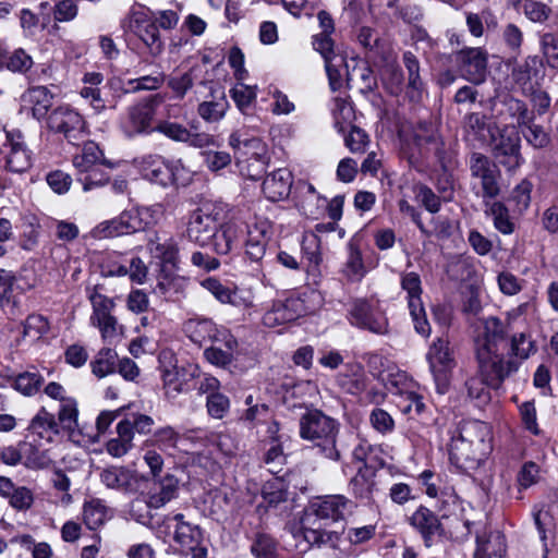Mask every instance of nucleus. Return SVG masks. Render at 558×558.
Returning a JSON list of instances; mask_svg holds the SVG:
<instances>
[{
    "label": "nucleus",
    "instance_id": "obj_1",
    "mask_svg": "<svg viewBox=\"0 0 558 558\" xmlns=\"http://www.w3.org/2000/svg\"><path fill=\"white\" fill-rule=\"evenodd\" d=\"M353 502L343 495H328L317 497L305 509L301 518L303 538L310 546L320 547L330 545L333 547L339 539L337 532H326L317 524L318 520L338 522L344 520L351 513Z\"/></svg>",
    "mask_w": 558,
    "mask_h": 558
},
{
    "label": "nucleus",
    "instance_id": "obj_2",
    "mask_svg": "<svg viewBox=\"0 0 558 558\" xmlns=\"http://www.w3.org/2000/svg\"><path fill=\"white\" fill-rule=\"evenodd\" d=\"M511 330L507 323L490 316L485 319L484 332L476 341L477 364L494 384H498L505 375H512L518 371V363L514 360H506L500 351V345Z\"/></svg>",
    "mask_w": 558,
    "mask_h": 558
},
{
    "label": "nucleus",
    "instance_id": "obj_3",
    "mask_svg": "<svg viewBox=\"0 0 558 558\" xmlns=\"http://www.w3.org/2000/svg\"><path fill=\"white\" fill-rule=\"evenodd\" d=\"M488 428L476 420L461 421L452 433L449 444L450 463L460 472L476 470L484 461L488 448L486 437Z\"/></svg>",
    "mask_w": 558,
    "mask_h": 558
},
{
    "label": "nucleus",
    "instance_id": "obj_4",
    "mask_svg": "<svg viewBox=\"0 0 558 558\" xmlns=\"http://www.w3.org/2000/svg\"><path fill=\"white\" fill-rule=\"evenodd\" d=\"M300 436L312 441L318 452L331 461L341 459V450L337 447L339 424L320 410H307L300 417Z\"/></svg>",
    "mask_w": 558,
    "mask_h": 558
},
{
    "label": "nucleus",
    "instance_id": "obj_5",
    "mask_svg": "<svg viewBox=\"0 0 558 558\" xmlns=\"http://www.w3.org/2000/svg\"><path fill=\"white\" fill-rule=\"evenodd\" d=\"M156 20L155 12L143 5H133L122 21V27L134 34L153 58L159 57L165 48Z\"/></svg>",
    "mask_w": 558,
    "mask_h": 558
},
{
    "label": "nucleus",
    "instance_id": "obj_6",
    "mask_svg": "<svg viewBox=\"0 0 558 558\" xmlns=\"http://www.w3.org/2000/svg\"><path fill=\"white\" fill-rule=\"evenodd\" d=\"M162 102L159 94L146 96L126 108L120 120V129L128 138L155 132L153 122Z\"/></svg>",
    "mask_w": 558,
    "mask_h": 558
},
{
    "label": "nucleus",
    "instance_id": "obj_7",
    "mask_svg": "<svg viewBox=\"0 0 558 558\" xmlns=\"http://www.w3.org/2000/svg\"><path fill=\"white\" fill-rule=\"evenodd\" d=\"M308 301H317L319 305L322 296L319 293L311 291L310 293L290 295L286 300L275 301L271 308L264 314L263 324L266 327L274 328L315 312L316 306L310 305Z\"/></svg>",
    "mask_w": 558,
    "mask_h": 558
},
{
    "label": "nucleus",
    "instance_id": "obj_8",
    "mask_svg": "<svg viewBox=\"0 0 558 558\" xmlns=\"http://www.w3.org/2000/svg\"><path fill=\"white\" fill-rule=\"evenodd\" d=\"M226 220L223 207L218 204L206 203L195 209L187 222L186 234L190 241L204 247L210 243L211 236L221 228Z\"/></svg>",
    "mask_w": 558,
    "mask_h": 558
},
{
    "label": "nucleus",
    "instance_id": "obj_9",
    "mask_svg": "<svg viewBox=\"0 0 558 558\" xmlns=\"http://www.w3.org/2000/svg\"><path fill=\"white\" fill-rule=\"evenodd\" d=\"M426 359L433 374L436 389L444 395L448 391L452 369L456 366L453 350L447 338L439 337L433 341Z\"/></svg>",
    "mask_w": 558,
    "mask_h": 558
},
{
    "label": "nucleus",
    "instance_id": "obj_10",
    "mask_svg": "<svg viewBox=\"0 0 558 558\" xmlns=\"http://www.w3.org/2000/svg\"><path fill=\"white\" fill-rule=\"evenodd\" d=\"M452 61L462 78L474 85L486 81L488 53L482 47H464L452 53Z\"/></svg>",
    "mask_w": 558,
    "mask_h": 558
},
{
    "label": "nucleus",
    "instance_id": "obj_11",
    "mask_svg": "<svg viewBox=\"0 0 558 558\" xmlns=\"http://www.w3.org/2000/svg\"><path fill=\"white\" fill-rule=\"evenodd\" d=\"M144 179L167 186L170 184H184L185 168L178 161H167L159 155H148L140 163Z\"/></svg>",
    "mask_w": 558,
    "mask_h": 558
},
{
    "label": "nucleus",
    "instance_id": "obj_12",
    "mask_svg": "<svg viewBox=\"0 0 558 558\" xmlns=\"http://www.w3.org/2000/svg\"><path fill=\"white\" fill-rule=\"evenodd\" d=\"M46 126L49 131L61 134L71 144H76L86 132L84 118L68 105L51 109Z\"/></svg>",
    "mask_w": 558,
    "mask_h": 558
},
{
    "label": "nucleus",
    "instance_id": "obj_13",
    "mask_svg": "<svg viewBox=\"0 0 558 558\" xmlns=\"http://www.w3.org/2000/svg\"><path fill=\"white\" fill-rule=\"evenodd\" d=\"M490 147L496 163L507 171H513L524 162L521 154V138L515 131L509 132L504 128L498 135H492Z\"/></svg>",
    "mask_w": 558,
    "mask_h": 558
},
{
    "label": "nucleus",
    "instance_id": "obj_14",
    "mask_svg": "<svg viewBox=\"0 0 558 558\" xmlns=\"http://www.w3.org/2000/svg\"><path fill=\"white\" fill-rule=\"evenodd\" d=\"M350 323L361 329L384 335L388 331V319L377 301L356 299L349 310Z\"/></svg>",
    "mask_w": 558,
    "mask_h": 558
},
{
    "label": "nucleus",
    "instance_id": "obj_15",
    "mask_svg": "<svg viewBox=\"0 0 558 558\" xmlns=\"http://www.w3.org/2000/svg\"><path fill=\"white\" fill-rule=\"evenodd\" d=\"M401 288L407 292L408 306L416 332L428 337L432 329L421 298L423 290L418 274L414 271L402 274Z\"/></svg>",
    "mask_w": 558,
    "mask_h": 558
},
{
    "label": "nucleus",
    "instance_id": "obj_16",
    "mask_svg": "<svg viewBox=\"0 0 558 558\" xmlns=\"http://www.w3.org/2000/svg\"><path fill=\"white\" fill-rule=\"evenodd\" d=\"M471 177L478 179L482 186V197L494 199L500 194L499 180L501 172L498 165L482 153H472L469 160Z\"/></svg>",
    "mask_w": 558,
    "mask_h": 558
},
{
    "label": "nucleus",
    "instance_id": "obj_17",
    "mask_svg": "<svg viewBox=\"0 0 558 558\" xmlns=\"http://www.w3.org/2000/svg\"><path fill=\"white\" fill-rule=\"evenodd\" d=\"M4 168L12 173H24L33 166V153L27 147L23 133L20 130L11 131V138L1 151Z\"/></svg>",
    "mask_w": 558,
    "mask_h": 558
},
{
    "label": "nucleus",
    "instance_id": "obj_18",
    "mask_svg": "<svg viewBox=\"0 0 558 558\" xmlns=\"http://www.w3.org/2000/svg\"><path fill=\"white\" fill-rule=\"evenodd\" d=\"M174 542L181 555L192 558H206L208 542L196 524L175 525Z\"/></svg>",
    "mask_w": 558,
    "mask_h": 558
},
{
    "label": "nucleus",
    "instance_id": "obj_19",
    "mask_svg": "<svg viewBox=\"0 0 558 558\" xmlns=\"http://www.w3.org/2000/svg\"><path fill=\"white\" fill-rule=\"evenodd\" d=\"M512 61L509 60L510 64ZM511 69V77L513 82L521 88L524 94L533 90L535 85L539 84V80L544 75L543 60L538 56H527L523 62L517 63Z\"/></svg>",
    "mask_w": 558,
    "mask_h": 558
},
{
    "label": "nucleus",
    "instance_id": "obj_20",
    "mask_svg": "<svg viewBox=\"0 0 558 558\" xmlns=\"http://www.w3.org/2000/svg\"><path fill=\"white\" fill-rule=\"evenodd\" d=\"M159 209L154 207H135L119 215L122 234L144 231L157 222Z\"/></svg>",
    "mask_w": 558,
    "mask_h": 558
},
{
    "label": "nucleus",
    "instance_id": "obj_21",
    "mask_svg": "<svg viewBox=\"0 0 558 558\" xmlns=\"http://www.w3.org/2000/svg\"><path fill=\"white\" fill-rule=\"evenodd\" d=\"M409 524L423 537L425 545L430 546L433 537L444 533L442 524L438 515L429 508L421 505L408 517Z\"/></svg>",
    "mask_w": 558,
    "mask_h": 558
},
{
    "label": "nucleus",
    "instance_id": "obj_22",
    "mask_svg": "<svg viewBox=\"0 0 558 558\" xmlns=\"http://www.w3.org/2000/svg\"><path fill=\"white\" fill-rule=\"evenodd\" d=\"M180 481L173 474H166L154 482V487L147 495V507L159 509L178 497Z\"/></svg>",
    "mask_w": 558,
    "mask_h": 558
},
{
    "label": "nucleus",
    "instance_id": "obj_23",
    "mask_svg": "<svg viewBox=\"0 0 558 558\" xmlns=\"http://www.w3.org/2000/svg\"><path fill=\"white\" fill-rule=\"evenodd\" d=\"M292 173L287 168L277 169L266 175L262 190L267 199L279 202L290 195Z\"/></svg>",
    "mask_w": 558,
    "mask_h": 558
},
{
    "label": "nucleus",
    "instance_id": "obj_24",
    "mask_svg": "<svg viewBox=\"0 0 558 558\" xmlns=\"http://www.w3.org/2000/svg\"><path fill=\"white\" fill-rule=\"evenodd\" d=\"M147 246L153 256L160 259L162 264L177 267L179 263V246L172 235L155 232L149 238Z\"/></svg>",
    "mask_w": 558,
    "mask_h": 558
},
{
    "label": "nucleus",
    "instance_id": "obj_25",
    "mask_svg": "<svg viewBox=\"0 0 558 558\" xmlns=\"http://www.w3.org/2000/svg\"><path fill=\"white\" fill-rule=\"evenodd\" d=\"M22 101L25 106H29L34 119L47 121L53 104V95L46 86L29 87L22 95Z\"/></svg>",
    "mask_w": 558,
    "mask_h": 558
},
{
    "label": "nucleus",
    "instance_id": "obj_26",
    "mask_svg": "<svg viewBox=\"0 0 558 558\" xmlns=\"http://www.w3.org/2000/svg\"><path fill=\"white\" fill-rule=\"evenodd\" d=\"M183 331L193 343L198 345L207 341H219L222 333L209 318H190L184 323Z\"/></svg>",
    "mask_w": 558,
    "mask_h": 558
},
{
    "label": "nucleus",
    "instance_id": "obj_27",
    "mask_svg": "<svg viewBox=\"0 0 558 558\" xmlns=\"http://www.w3.org/2000/svg\"><path fill=\"white\" fill-rule=\"evenodd\" d=\"M223 342V348L211 345L204 351L205 359L213 365L226 368L232 364L235 360V354L238 352L239 342L238 340L227 332L222 331L220 336V340Z\"/></svg>",
    "mask_w": 558,
    "mask_h": 558
},
{
    "label": "nucleus",
    "instance_id": "obj_28",
    "mask_svg": "<svg viewBox=\"0 0 558 558\" xmlns=\"http://www.w3.org/2000/svg\"><path fill=\"white\" fill-rule=\"evenodd\" d=\"M478 376H472L465 380L464 387L468 392V397L472 400H475L477 405H485L490 401V391L489 389H498L501 384L508 378L510 375H505L498 384H494L488 376H486L480 365L477 364Z\"/></svg>",
    "mask_w": 558,
    "mask_h": 558
},
{
    "label": "nucleus",
    "instance_id": "obj_29",
    "mask_svg": "<svg viewBox=\"0 0 558 558\" xmlns=\"http://www.w3.org/2000/svg\"><path fill=\"white\" fill-rule=\"evenodd\" d=\"M228 108L229 102L223 88L210 87V99L198 105L197 113L206 122L214 123L225 117Z\"/></svg>",
    "mask_w": 558,
    "mask_h": 558
},
{
    "label": "nucleus",
    "instance_id": "obj_30",
    "mask_svg": "<svg viewBox=\"0 0 558 558\" xmlns=\"http://www.w3.org/2000/svg\"><path fill=\"white\" fill-rule=\"evenodd\" d=\"M100 482L109 489L130 492L134 483V474L125 466H108L99 473Z\"/></svg>",
    "mask_w": 558,
    "mask_h": 558
},
{
    "label": "nucleus",
    "instance_id": "obj_31",
    "mask_svg": "<svg viewBox=\"0 0 558 558\" xmlns=\"http://www.w3.org/2000/svg\"><path fill=\"white\" fill-rule=\"evenodd\" d=\"M410 140L417 148L420 155L423 154V149H428L429 147L437 150L441 144L437 129L432 122L427 121H420L412 128Z\"/></svg>",
    "mask_w": 558,
    "mask_h": 558
},
{
    "label": "nucleus",
    "instance_id": "obj_32",
    "mask_svg": "<svg viewBox=\"0 0 558 558\" xmlns=\"http://www.w3.org/2000/svg\"><path fill=\"white\" fill-rule=\"evenodd\" d=\"M28 430L47 441H52L61 433L56 416L44 407L31 420Z\"/></svg>",
    "mask_w": 558,
    "mask_h": 558
},
{
    "label": "nucleus",
    "instance_id": "obj_33",
    "mask_svg": "<svg viewBox=\"0 0 558 558\" xmlns=\"http://www.w3.org/2000/svg\"><path fill=\"white\" fill-rule=\"evenodd\" d=\"M104 165L112 168V163L104 159L102 150L93 141L86 142L82 151L73 157V166L82 173Z\"/></svg>",
    "mask_w": 558,
    "mask_h": 558
},
{
    "label": "nucleus",
    "instance_id": "obj_34",
    "mask_svg": "<svg viewBox=\"0 0 558 558\" xmlns=\"http://www.w3.org/2000/svg\"><path fill=\"white\" fill-rule=\"evenodd\" d=\"M537 352L536 342L532 339L531 333L525 331L514 332L510 337V347L508 357L506 360H514L520 364Z\"/></svg>",
    "mask_w": 558,
    "mask_h": 558
},
{
    "label": "nucleus",
    "instance_id": "obj_35",
    "mask_svg": "<svg viewBox=\"0 0 558 558\" xmlns=\"http://www.w3.org/2000/svg\"><path fill=\"white\" fill-rule=\"evenodd\" d=\"M375 477V469L364 464L359 468L356 474L351 478L349 488L356 498L369 499L376 487Z\"/></svg>",
    "mask_w": 558,
    "mask_h": 558
},
{
    "label": "nucleus",
    "instance_id": "obj_36",
    "mask_svg": "<svg viewBox=\"0 0 558 558\" xmlns=\"http://www.w3.org/2000/svg\"><path fill=\"white\" fill-rule=\"evenodd\" d=\"M499 39L504 50L515 61L522 53L524 33L515 23L509 22L500 28Z\"/></svg>",
    "mask_w": 558,
    "mask_h": 558
},
{
    "label": "nucleus",
    "instance_id": "obj_37",
    "mask_svg": "<svg viewBox=\"0 0 558 558\" xmlns=\"http://www.w3.org/2000/svg\"><path fill=\"white\" fill-rule=\"evenodd\" d=\"M238 231L233 223L227 222L226 220L221 223V228L216 231V234L209 240L210 243L204 245V247L210 248L213 252L219 255H227L236 244Z\"/></svg>",
    "mask_w": 558,
    "mask_h": 558
},
{
    "label": "nucleus",
    "instance_id": "obj_38",
    "mask_svg": "<svg viewBox=\"0 0 558 558\" xmlns=\"http://www.w3.org/2000/svg\"><path fill=\"white\" fill-rule=\"evenodd\" d=\"M348 257L344 264L343 272L351 281H360L366 274L363 263L360 240L353 236L347 245Z\"/></svg>",
    "mask_w": 558,
    "mask_h": 558
},
{
    "label": "nucleus",
    "instance_id": "obj_39",
    "mask_svg": "<svg viewBox=\"0 0 558 558\" xmlns=\"http://www.w3.org/2000/svg\"><path fill=\"white\" fill-rule=\"evenodd\" d=\"M474 558H502L506 555V537L500 532H492L486 539L476 537Z\"/></svg>",
    "mask_w": 558,
    "mask_h": 558
},
{
    "label": "nucleus",
    "instance_id": "obj_40",
    "mask_svg": "<svg viewBox=\"0 0 558 558\" xmlns=\"http://www.w3.org/2000/svg\"><path fill=\"white\" fill-rule=\"evenodd\" d=\"M501 104L504 110L500 114L510 118L518 128H523V124H527L530 120H534V111L530 110L523 100L512 96H506Z\"/></svg>",
    "mask_w": 558,
    "mask_h": 558
},
{
    "label": "nucleus",
    "instance_id": "obj_41",
    "mask_svg": "<svg viewBox=\"0 0 558 558\" xmlns=\"http://www.w3.org/2000/svg\"><path fill=\"white\" fill-rule=\"evenodd\" d=\"M404 68L408 72V95L411 99H418L424 89V82L420 75V61L411 51H405L402 56Z\"/></svg>",
    "mask_w": 558,
    "mask_h": 558
},
{
    "label": "nucleus",
    "instance_id": "obj_42",
    "mask_svg": "<svg viewBox=\"0 0 558 558\" xmlns=\"http://www.w3.org/2000/svg\"><path fill=\"white\" fill-rule=\"evenodd\" d=\"M129 420H122L117 425V438L110 439L106 444V450L107 452L114 457V458H121L125 456L132 448V436L130 434V427H129Z\"/></svg>",
    "mask_w": 558,
    "mask_h": 558
},
{
    "label": "nucleus",
    "instance_id": "obj_43",
    "mask_svg": "<svg viewBox=\"0 0 558 558\" xmlns=\"http://www.w3.org/2000/svg\"><path fill=\"white\" fill-rule=\"evenodd\" d=\"M57 423L61 432L73 434L78 427V408L75 398L62 400L58 411Z\"/></svg>",
    "mask_w": 558,
    "mask_h": 558
},
{
    "label": "nucleus",
    "instance_id": "obj_44",
    "mask_svg": "<svg viewBox=\"0 0 558 558\" xmlns=\"http://www.w3.org/2000/svg\"><path fill=\"white\" fill-rule=\"evenodd\" d=\"M263 461L268 472L271 474L279 475L283 471V466L287 463V456L283 452L279 436L270 438Z\"/></svg>",
    "mask_w": 558,
    "mask_h": 558
},
{
    "label": "nucleus",
    "instance_id": "obj_45",
    "mask_svg": "<svg viewBox=\"0 0 558 558\" xmlns=\"http://www.w3.org/2000/svg\"><path fill=\"white\" fill-rule=\"evenodd\" d=\"M118 354L110 348L100 349L90 362L92 373L97 378L113 374L117 368Z\"/></svg>",
    "mask_w": 558,
    "mask_h": 558
},
{
    "label": "nucleus",
    "instance_id": "obj_46",
    "mask_svg": "<svg viewBox=\"0 0 558 558\" xmlns=\"http://www.w3.org/2000/svg\"><path fill=\"white\" fill-rule=\"evenodd\" d=\"M23 449V465L29 470H44L52 463L47 450H40L31 442L21 441Z\"/></svg>",
    "mask_w": 558,
    "mask_h": 558
},
{
    "label": "nucleus",
    "instance_id": "obj_47",
    "mask_svg": "<svg viewBox=\"0 0 558 558\" xmlns=\"http://www.w3.org/2000/svg\"><path fill=\"white\" fill-rule=\"evenodd\" d=\"M302 254L307 265V272L316 276L322 263L320 240L315 234L305 235L302 241Z\"/></svg>",
    "mask_w": 558,
    "mask_h": 558
},
{
    "label": "nucleus",
    "instance_id": "obj_48",
    "mask_svg": "<svg viewBox=\"0 0 558 558\" xmlns=\"http://www.w3.org/2000/svg\"><path fill=\"white\" fill-rule=\"evenodd\" d=\"M109 518L108 508L100 499H92L85 502L83 508V519L90 530H96Z\"/></svg>",
    "mask_w": 558,
    "mask_h": 558
},
{
    "label": "nucleus",
    "instance_id": "obj_49",
    "mask_svg": "<svg viewBox=\"0 0 558 558\" xmlns=\"http://www.w3.org/2000/svg\"><path fill=\"white\" fill-rule=\"evenodd\" d=\"M197 66H192L183 73H172L167 78V86L172 90L175 98L183 99L187 92L193 87L196 77Z\"/></svg>",
    "mask_w": 558,
    "mask_h": 558
},
{
    "label": "nucleus",
    "instance_id": "obj_50",
    "mask_svg": "<svg viewBox=\"0 0 558 558\" xmlns=\"http://www.w3.org/2000/svg\"><path fill=\"white\" fill-rule=\"evenodd\" d=\"M338 386L347 393L359 396L367 387V377L361 367L352 374H339L337 377Z\"/></svg>",
    "mask_w": 558,
    "mask_h": 558
},
{
    "label": "nucleus",
    "instance_id": "obj_51",
    "mask_svg": "<svg viewBox=\"0 0 558 558\" xmlns=\"http://www.w3.org/2000/svg\"><path fill=\"white\" fill-rule=\"evenodd\" d=\"M80 95L88 102L96 113H100L106 109H117L118 100H109L105 98L99 87L84 86L81 88Z\"/></svg>",
    "mask_w": 558,
    "mask_h": 558
},
{
    "label": "nucleus",
    "instance_id": "obj_52",
    "mask_svg": "<svg viewBox=\"0 0 558 558\" xmlns=\"http://www.w3.org/2000/svg\"><path fill=\"white\" fill-rule=\"evenodd\" d=\"M268 163V157L266 158H246L241 159L236 157V166L239 172L243 178L256 181L263 178L266 167Z\"/></svg>",
    "mask_w": 558,
    "mask_h": 558
},
{
    "label": "nucleus",
    "instance_id": "obj_53",
    "mask_svg": "<svg viewBox=\"0 0 558 558\" xmlns=\"http://www.w3.org/2000/svg\"><path fill=\"white\" fill-rule=\"evenodd\" d=\"M34 65L33 58L23 48L7 54L4 69L12 73L25 75Z\"/></svg>",
    "mask_w": 558,
    "mask_h": 558
},
{
    "label": "nucleus",
    "instance_id": "obj_54",
    "mask_svg": "<svg viewBox=\"0 0 558 558\" xmlns=\"http://www.w3.org/2000/svg\"><path fill=\"white\" fill-rule=\"evenodd\" d=\"M263 498L269 506H277L288 498L287 484L281 476H276L272 481L266 482L263 487Z\"/></svg>",
    "mask_w": 558,
    "mask_h": 558
},
{
    "label": "nucleus",
    "instance_id": "obj_55",
    "mask_svg": "<svg viewBox=\"0 0 558 558\" xmlns=\"http://www.w3.org/2000/svg\"><path fill=\"white\" fill-rule=\"evenodd\" d=\"M494 227L502 234H511L514 231V222L511 220L508 208L500 202L490 206Z\"/></svg>",
    "mask_w": 558,
    "mask_h": 558
},
{
    "label": "nucleus",
    "instance_id": "obj_56",
    "mask_svg": "<svg viewBox=\"0 0 558 558\" xmlns=\"http://www.w3.org/2000/svg\"><path fill=\"white\" fill-rule=\"evenodd\" d=\"M522 9L524 16L533 23H545L553 13L549 5L538 0H524Z\"/></svg>",
    "mask_w": 558,
    "mask_h": 558
},
{
    "label": "nucleus",
    "instance_id": "obj_57",
    "mask_svg": "<svg viewBox=\"0 0 558 558\" xmlns=\"http://www.w3.org/2000/svg\"><path fill=\"white\" fill-rule=\"evenodd\" d=\"M277 542L266 533L256 534L251 545V553L256 558H272L277 555Z\"/></svg>",
    "mask_w": 558,
    "mask_h": 558
},
{
    "label": "nucleus",
    "instance_id": "obj_58",
    "mask_svg": "<svg viewBox=\"0 0 558 558\" xmlns=\"http://www.w3.org/2000/svg\"><path fill=\"white\" fill-rule=\"evenodd\" d=\"M44 377L38 373L25 372L16 376L14 388L25 396H33L40 389Z\"/></svg>",
    "mask_w": 558,
    "mask_h": 558
},
{
    "label": "nucleus",
    "instance_id": "obj_59",
    "mask_svg": "<svg viewBox=\"0 0 558 558\" xmlns=\"http://www.w3.org/2000/svg\"><path fill=\"white\" fill-rule=\"evenodd\" d=\"M356 76L359 80V88L363 94H368L377 88V77L374 71L366 62H362L355 66L350 76Z\"/></svg>",
    "mask_w": 558,
    "mask_h": 558
},
{
    "label": "nucleus",
    "instance_id": "obj_60",
    "mask_svg": "<svg viewBox=\"0 0 558 558\" xmlns=\"http://www.w3.org/2000/svg\"><path fill=\"white\" fill-rule=\"evenodd\" d=\"M525 131L523 136L526 142L534 148H544L549 145L550 136L539 124L534 123V120H530L527 124H523Z\"/></svg>",
    "mask_w": 558,
    "mask_h": 558
},
{
    "label": "nucleus",
    "instance_id": "obj_61",
    "mask_svg": "<svg viewBox=\"0 0 558 558\" xmlns=\"http://www.w3.org/2000/svg\"><path fill=\"white\" fill-rule=\"evenodd\" d=\"M539 44L547 64L558 69V34L553 32L542 34Z\"/></svg>",
    "mask_w": 558,
    "mask_h": 558
},
{
    "label": "nucleus",
    "instance_id": "obj_62",
    "mask_svg": "<svg viewBox=\"0 0 558 558\" xmlns=\"http://www.w3.org/2000/svg\"><path fill=\"white\" fill-rule=\"evenodd\" d=\"M49 329L50 325L46 317L33 314L25 319L23 335L37 340L47 335Z\"/></svg>",
    "mask_w": 558,
    "mask_h": 558
},
{
    "label": "nucleus",
    "instance_id": "obj_63",
    "mask_svg": "<svg viewBox=\"0 0 558 558\" xmlns=\"http://www.w3.org/2000/svg\"><path fill=\"white\" fill-rule=\"evenodd\" d=\"M369 423L372 427L383 434H391L395 430V420L386 410L375 408L371 411Z\"/></svg>",
    "mask_w": 558,
    "mask_h": 558
},
{
    "label": "nucleus",
    "instance_id": "obj_64",
    "mask_svg": "<svg viewBox=\"0 0 558 558\" xmlns=\"http://www.w3.org/2000/svg\"><path fill=\"white\" fill-rule=\"evenodd\" d=\"M416 201L430 214H436L440 210L441 199L435 192L425 184L415 186Z\"/></svg>",
    "mask_w": 558,
    "mask_h": 558
}]
</instances>
